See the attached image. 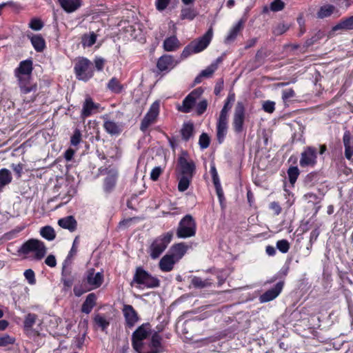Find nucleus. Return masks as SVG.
Here are the masks:
<instances>
[{"label": "nucleus", "instance_id": "f257e3e1", "mask_svg": "<svg viewBox=\"0 0 353 353\" xmlns=\"http://www.w3.org/2000/svg\"><path fill=\"white\" fill-rule=\"evenodd\" d=\"M212 37L213 28L211 26L201 37L191 41L185 47L181 54V59H186L192 54H196L204 50L209 46Z\"/></svg>", "mask_w": 353, "mask_h": 353}, {"label": "nucleus", "instance_id": "f03ea898", "mask_svg": "<svg viewBox=\"0 0 353 353\" xmlns=\"http://www.w3.org/2000/svg\"><path fill=\"white\" fill-rule=\"evenodd\" d=\"M133 283L138 285L139 288H155L159 286L160 281L151 275L142 267L136 268L131 285Z\"/></svg>", "mask_w": 353, "mask_h": 353}, {"label": "nucleus", "instance_id": "7ed1b4c3", "mask_svg": "<svg viewBox=\"0 0 353 353\" xmlns=\"http://www.w3.org/2000/svg\"><path fill=\"white\" fill-rule=\"evenodd\" d=\"M18 252L25 255L33 253L34 258L37 260H40L46 255V248L43 242L31 239L23 243Z\"/></svg>", "mask_w": 353, "mask_h": 353}, {"label": "nucleus", "instance_id": "20e7f679", "mask_svg": "<svg viewBox=\"0 0 353 353\" xmlns=\"http://www.w3.org/2000/svg\"><path fill=\"white\" fill-rule=\"evenodd\" d=\"M196 231L195 220L190 214H187L180 221L176 234L179 239H187L194 236Z\"/></svg>", "mask_w": 353, "mask_h": 353}, {"label": "nucleus", "instance_id": "39448f33", "mask_svg": "<svg viewBox=\"0 0 353 353\" xmlns=\"http://www.w3.org/2000/svg\"><path fill=\"white\" fill-rule=\"evenodd\" d=\"M74 70L79 80L87 81L94 74L93 63L87 58L80 57L74 64Z\"/></svg>", "mask_w": 353, "mask_h": 353}, {"label": "nucleus", "instance_id": "423d86ee", "mask_svg": "<svg viewBox=\"0 0 353 353\" xmlns=\"http://www.w3.org/2000/svg\"><path fill=\"white\" fill-rule=\"evenodd\" d=\"M172 236V232H168L154 240L149 248V253L152 259H157L164 252L170 243Z\"/></svg>", "mask_w": 353, "mask_h": 353}, {"label": "nucleus", "instance_id": "0eeeda50", "mask_svg": "<svg viewBox=\"0 0 353 353\" xmlns=\"http://www.w3.org/2000/svg\"><path fill=\"white\" fill-rule=\"evenodd\" d=\"M151 333V326L149 323H143L132 333V345L137 353H141L143 346V341Z\"/></svg>", "mask_w": 353, "mask_h": 353}, {"label": "nucleus", "instance_id": "6e6552de", "mask_svg": "<svg viewBox=\"0 0 353 353\" xmlns=\"http://www.w3.org/2000/svg\"><path fill=\"white\" fill-rule=\"evenodd\" d=\"M32 70L33 62L32 59H26L19 63V66L14 70V73L19 82L20 88H29L27 83Z\"/></svg>", "mask_w": 353, "mask_h": 353}, {"label": "nucleus", "instance_id": "1a4fd4ad", "mask_svg": "<svg viewBox=\"0 0 353 353\" xmlns=\"http://www.w3.org/2000/svg\"><path fill=\"white\" fill-rule=\"evenodd\" d=\"M245 118V106L243 102L238 101L235 106L232 123V128L236 134H241L243 132Z\"/></svg>", "mask_w": 353, "mask_h": 353}, {"label": "nucleus", "instance_id": "9d476101", "mask_svg": "<svg viewBox=\"0 0 353 353\" xmlns=\"http://www.w3.org/2000/svg\"><path fill=\"white\" fill-rule=\"evenodd\" d=\"M317 163V149L307 146L301 154L299 164L301 168H314Z\"/></svg>", "mask_w": 353, "mask_h": 353}, {"label": "nucleus", "instance_id": "9b49d317", "mask_svg": "<svg viewBox=\"0 0 353 353\" xmlns=\"http://www.w3.org/2000/svg\"><path fill=\"white\" fill-rule=\"evenodd\" d=\"M178 169L180 175L193 177L196 170L194 162L183 153L178 159Z\"/></svg>", "mask_w": 353, "mask_h": 353}, {"label": "nucleus", "instance_id": "f8f14e48", "mask_svg": "<svg viewBox=\"0 0 353 353\" xmlns=\"http://www.w3.org/2000/svg\"><path fill=\"white\" fill-rule=\"evenodd\" d=\"M159 102L156 101L150 106L148 112L144 116L140 125V130L142 132H145L148 128L153 124L159 114Z\"/></svg>", "mask_w": 353, "mask_h": 353}, {"label": "nucleus", "instance_id": "ddd939ff", "mask_svg": "<svg viewBox=\"0 0 353 353\" xmlns=\"http://www.w3.org/2000/svg\"><path fill=\"white\" fill-rule=\"evenodd\" d=\"M103 281V275L101 272H95L94 269H89L85 275L83 282L88 286V290H95L99 288Z\"/></svg>", "mask_w": 353, "mask_h": 353}, {"label": "nucleus", "instance_id": "4468645a", "mask_svg": "<svg viewBox=\"0 0 353 353\" xmlns=\"http://www.w3.org/2000/svg\"><path fill=\"white\" fill-rule=\"evenodd\" d=\"M179 62V61L174 59L173 56L164 54L158 59L157 67L161 72H168L174 68Z\"/></svg>", "mask_w": 353, "mask_h": 353}, {"label": "nucleus", "instance_id": "2eb2a0df", "mask_svg": "<svg viewBox=\"0 0 353 353\" xmlns=\"http://www.w3.org/2000/svg\"><path fill=\"white\" fill-rule=\"evenodd\" d=\"M201 90H194L190 92L183 100V105L179 109L183 112H190L195 102L201 94Z\"/></svg>", "mask_w": 353, "mask_h": 353}, {"label": "nucleus", "instance_id": "dca6fc26", "mask_svg": "<svg viewBox=\"0 0 353 353\" xmlns=\"http://www.w3.org/2000/svg\"><path fill=\"white\" fill-rule=\"evenodd\" d=\"M283 282L277 283L274 288L270 289L261 294L259 300L261 303H266L276 298L282 291Z\"/></svg>", "mask_w": 353, "mask_h": 353}, {"label": "nucleus", "instance_id": "f3484780", "mask_svg": "<svg viewBox=\"0 0 353 353\" xmlns=\"http://www.w3.org/2000/svg\"><path fill=\"white\" fill-rule=\"evenodd\" d=\"M123 313L125 317L126 325L129 327H132L139 320L137 312L132 305H124Z\"/></svg>", "mask_w": 353, "mask_h": 353}, {"label": "nucleus", "instance_id": "a211bd4d", "mask_svg": "<svg viewBox=\"0 0 353 353\" xmlns=\"http://www.w3.org/2000/svg\"><path fill=\"white\" fill-rule=\"evenodd\" d=\"M99 108V104L95 103L90 97H86L83 105L81 112V118L84 119L91 116L94 110Z\"/></svg>", "mask_w": 353, "mask_h": 353}, {"label": "nucleus", "instance_id": "6ab92c4d", "mask_svg": "<svg viewBox=\"0 0 353 353\" xmlns=\"http://www.w3.org/2000/svg\"><path fill=\"white\" fill-rule=\"evenodd\" d=\"M60 6L67 13L77 10L82 5L81 0H57Z\"/></svg>", "mask_w": 353, "mask_h": 353}, {"label": "nucleus", "instance_id": "aec40b11", "mask_svg": "<svg viewBox=\"0 0 353 353\" xmlns=\"http://www.w3.org/2000/svg\"><path fill=\"white\" fill-rule=\"evenodd\" d=\"M244 23L245 21L241 19L230 29L225 39V43H230L236 39L237 35L243 29Z\"/></svg>", "mask_w": 353, "mask_h": 353}, {"label": "nucleus", "instance_id": "412c9836", "mask_svg": "<svg viewBox=\"0 0 353 353\" xmlns=\"http://www.w3.org/2000/svg\"><path fill=\"white\" fill-rule=\"evenodd\" d=\"M27 37L37 52H41L43 51L46 48V42L41 35L30 33L27 34Z\"/></svg>", "mask_w": 353, "mask_h": 353}, {"label": "nucleus", "instance_id": "4be33fe9", "mask_svg": "<svg viewBox=\"0 0 353 353\" xmlns=\"http://www.w3.org/2000/svg\"><path fill=\"white\" fill-rule=\"evenodd\" d=\"M103 128L105 130L111 135L119 134L122 130L121 125L114 121L110 120L107 117H103Z\"/></svg>", "mask_w": 353, "mask_h": 353}, {"label": "nucleus", "instance_id": "5701e85b", "mask_svg": "<svg viewBox=\"0 0 353 353\" xmlns=\"http://www.w3.org/2000/svg\"><path fill=\"white\" fill-rule=\"evenodd\" d=\"M181 135L183 141H188L194 137V125L191 121L185 122L181 129Z\"/></svg>", "mask_w": 353, "mask_h": 353}, {"label": "nucleus", "instance_id": "b1692460", "mask_svg": "<svg viewBox=\"0 0 353 353\" xmlns=\"http://www.w3.org/2000/svg\"><path fill=\"white\" fill-rule=\"evenodd\" d=\"M58 224L62 228L67 229L70 232L75 231L77 227V222L72 216H68L60 219L58 221Z\"/></svg>", "mask_w": 353, "mask_h": 353}, {"label": "nucleus", "instance_id": "393cba45", "mask_svg": "<svg viewBox=\"0 0 353 353\" xmlns=\"http://www.w3.org/2000/svg\"><path fill=\"white\" fill-rule=\"evenodd\" d=\"M187 250L188 246L184 243H176L172 247L170 255L178 262L184 256Z\"/></svg>", "mask_w": 353, "mask_h": 353}, {"label": "nucleus", "instance_id": "a878e982", "mask_svg": "<svg viewBox=\"0 0 353 353\" xmlns=\"http://www.w3.org/2000/svg\"><path fill=\"white\" fill-rule=\"evenodd\" d=\"M176 262L170 254H165L159 261V268L163 272H170Z\"/></svg>", "mask_w": 353, "mask_h": 353}, {"label": "nucleus", "instance_id": "bb28decb", "mask_svg": "<svg viewBox=\"0 0 353 353\" xmlns=\"http://www.w3.org/2000/svg\"><path fill=\"white\" fill-rule=\"evenodd\" d=\"M97 296L94 293L89 294L82 304L81 306V312L85 314H89L91 312L92 308L96 305Z\"/></svg>", "mask_w": 353, "mask_h": 353}, {"label": "nucleus", "instance_id": "cd10ccee", "mask_svg": "<svg viewBox=\"0 0 353 353\" xmlns=\"http://www.w3.org/2000/svg\"><path fill=\"white\" fill-rule=\"evenodd\" d=\"M180 46V41L176 36L169 37L163 41V49L167 52L175 51L179 49Z\"/></svg>", "mask_w": 353, "mask_h": 353}, {"label": "nucleus", "instance_id": "c85d7f7f", "mask_svg": "<svg viewBox=\"0 0 353 353\" xmlns=\"http://www.w3.org/2000/svg\"><path fill=\"white\" fill-rule=\"evenodd\" d=\"M343 139L345 146V156L350 160L353 155V139H351L349 132L344 133Z\"/></svg>", "mask_w": 353, "mask_h": 353}, {"label": "nucleus", "instance_id": "c756f323", "mask_svg": "<svg viewBox=\"0 0 353 353\" xmlns=\"http://www.w3.org/2000/svg\"><path fill=\"white\" fill-rule=\"evenodd\" d=\"M228 130V121L219 119L216 125V137L219 143H221L226 135Z\"/></svg>", "mask_w": 353, "mask_h": 353}, {"label": "nucleus", "instance_id": "7c9ffc66", "mask_svg": "<svg viewBox=\"0 0 353 353\" xmlns=\"http://www.w3.org/2000/svg\"><path fill=\"white\" fill-rule=\"evenodd\" d=\"M353 30V15L342 19L339 23L332 28V31Z\"/></svg>", "mask_w": 353, "mask_h": 353}, {"label": "nucleus", "instance_id": "2f4dec72", "mask_svg": "<svg viewBox=\"0 0 353 353\" xmlns=\"http://www.w3.org/2000/svg\"><path fill=\"white\" fill-rule=\"evenodd\" d=\"M198 14L199 12L194 8L192 6L185 7L181 8L180 18L183 20L192 21Z\"/></svg>", "mask_w": 353, "mask_h": 353}, {"label": "nucleus", "instance_id": "473e14b6", "mask_svg": "<svg viewBox=\"0 0 353 353\" xmlns=\"http://www.w3.org/2000/svg\"><path fill=\"white\" fill-rule=\"evenodd\" d=\"M37 315L32 313L28 314L24 320V330L27 334H30L32 331V327L36 323Z\"/></svg>", "mask_w": 353, "mask_h": 353}, {"label": "nucleus", "instance_id": "72a5a7b5", "mask_svg": "<svg viewBox=\"0 0 353 353\" xmlns=\"http://www.w3.org/2000/svg\"><path fill=\"white\" fill-rule=\"evenodd\" d=\"M12 175L9 170L3 168L0 170V192L12 181Z\"/></svg>", "mask_w": 353, "mask_h": 353}, {"label": "nucleus", "instance_id": "f704fd0d", "mask_svg": "<svg viewBox=\"0 0 353 353\" xmlns=\"http://www.w3.org/2000/svg\"><path fill=\"white\" fill-rule=\"evenodd\" d=\"M117 176L118 173L117 172H113L109 174L105 179L104 189L106 192H110L113 189L117 182Z\"/></svg>", "mask_w": 353, "mask_h": 353}, {"label": "nucleus", "instance_id": "c9c22d12", "mask_svg": "<svg viewBox=\"0 0 353 353\" xmlns=\"http://www.w3.org/2000/svg\"><path fill=\"white\" fill-rule=\"evenodd\" d=\"M335 10L332 5L327 4L321 6L316 13L317 18L324 19L331 16Z\"/></svg>", "mask_w": 353, "mask_h": 353}, {"label": "nucleus", "instance_id": "e433bc0d", "mask_svg": "<svg viewBox=\"0 0 353 353\" xmlns=\"http://www.w3.org/2000/svg\"><path fill=\"white\" fill-rule=\"evenodd\" d=\"M40 234L48 241H52L56 237L55 231L51 226L47 225L41 228Z\"/></svg>", "mask_w": 353, "mask_h": 353}, {"label": "nucleus", "instance_id": "4c0bfd02", "mask_svg": "<svg viewBox=\"0 0 353 353\" xmlns=\"http://www.w3.org/2000/svg\"><path fill=\"white\" fill-rule=\"evenodd\" d=\"M61 281L63 282L64 287L67 289L71 288L74 282L73 278L70 276V272L67 270L65 266L62 271Z\"/></svg>", "mask_w": 353, "mask_h": 353}, {"label": "nucleus", "instance_id": "58836bf2", "mask_svg": "<svg viewBox=\"0 0 353 353\" xmlns=\"http://www.w3.org/2000/svg\"><path fill=\"white\" fill-rule=\"evenodd\" d=\"M94 322L98 327H101L102 330H105L110 325L109 321L105 316L99 314L94 316Z\"/></svg>", "mask_w": 353, "mask_h": 353}, {"label": "nucleus", "instance_id": "ea45409f", "mask_svg": "<svg viewBox=\"0 0 353 353\" xmlns=\"http://www.w3.org/2000/svg\"><path fill=\"white\" fill-rule=\"evenodd\" d=\"M191 284L195 288H204L211 285L208 279L202 280L200 277L193 276L191 280Z\"/></svg>", "mask_w": 353, "mask_h": 353}, {"label": "nucleus", "instance_id": "a19ab883", "mask_svg": "<svg viewBox=\"0 0 353 353\" xmlns=\"http://www.w3.org/2000/svg\"><path fill=\"white\" fill-rule=\"evenodd\" d=\"M192 177L188 176L180 175L179 181L178 184V189L180 192L185 191L191 182Z\"/></svg>", "mask_w": 353, "mask_h": 353}, {"label": "nucleus", "instance_id": "79ce46f5", "mask_svg": "<svg viewBox=\"0 0 353 353\" xmlns=\"http://www.w3.org/2000/svg\"><path fill=\"white\" fill-rule=\"evenodd\" d=\"M97 40V34L92 32L90 34H84L82 37V44L84 46L91 47Z\"/></svg>", "mask_w": 353, "mask_h": 353}, {"label": "nucleus", "instance_id": "37998d69", "mask_svg": "<svg viewBox=\"0 0 353 353\" xmlns=\"http://www.w3.org/2000/svg\"><path fill=\"white\" fill-rule=\"evenodd\" d=\"M288 175L290 183L293 185L299 175V168L296 166L290 167L288 170Z\"/></svg>", "mask_w": 353, "mask_h": 353}, {"label": "nucleus", "instance_id": "c03bdc74", "mask_svg": "<svg viewBox=\"0 0 353 353\" xmlns=\"http://www.w3.org/2000/svg\"><path fill=\"white\" fill-rule=\"evenodd\" d=\"M289 29V26L283 23H279L272 28V33L276 35H281Z\"/></svg>", "mask_w": 353, "mask_h": 353}, {"label": "nucleus", "instance_id": "a18cd8bd", "mask_svg": "<svg viewBox=\"0 0 353 353\" xmlns=\"http://www.w3.org/2000/svg\"><path fill=\"white\" fill-rule=\"evenodd\" d=\"M296 94L294 92L293 90H288V91H285L283 93V100L285 104H288V103L291 101H297L296 99Z\"/></svg>", "mask_w": 353, "mask_h": 353}, {"label": "nucleus", "instance_id": "49530a36", "mask_svg": "<svg viewBox=\"0 0 353 353\" xmlns=\"http://www.w3.org/2000/svg\"><path fill=\"white\" fill-rule=\"evenodd\" d=\"M210 139L206 133H202L199 137V145L201 149H206L210 145Z\"/></svg>", "mask_w": 353, "mask_h": 353}, {"label": "nucleus", "instance_id": "de8ad7c7", "mask_svg": "<svg viewBox=\"0 0 353 353\" xmlns=\"http://www.w3.org/2000/svg\"><path fill=\"white\" fill-rule=\"evenodd\" d=\"M15 342V338L8 335L3 334L0 336V346L5 347L8 345L14 344Z\"/></svg>", "mask_w": 353, "mask_h": 353}, {"label": "nucleus", "instance_id": "09e8293b", "mask_svg": "<svg viewBox=\"0 0 353 353\" xmlns=\"http://www.w3.org/2000/svg\"><path fill=\"white\" fill-rule=\"evenodd\" d=\"M210 174L212 175L213 183L214 184L216 190L219 191V190L220 189V181L214 165H212L210 167Z\"/></svg>", "mask_w": 353, "mask_h": 353}, {"label": "nucleus", "instance_id": "8fccbe9b", "mask_svg": "<svg viewBox=\"0 0 353 353\" xmlns=\"http://www.w3.org/2000/svg\"><path fill=\"white\" fill-rule=\"evenodd\" d=\"M43 27V23L37 18L32 19L29 23V28L35 31L41 30Z\"/></svg>", "mask_w": 353, "mask_h": 353}, {"label": "nucleus", "instance_id": "3c124183", "mask_svg": "<svg viewBox=\"0 0 353 353\" xmlns=\"http://www.w3.org/2000/svg\"><path fill=\"white\" fill-rule=\"evenodd\" d=\"M216 70V64L211 63L208 67H207L205 70H202L200 74L203 78H209L210 77L214 71Z\"/></svg>", "mask_w": 353, "mask_h": 353}, {"label": "nucleus", "instance_id": "603ef678", "mask_svg": "<svg viewBox=\"0 0 353 353\" xmlns=\"http://www.w3.org/2000/svg\"><path fill=\"white\" fill-rule=\"evenodd\" d=\"M277 249L282 253H287L290 249V243L285 239L279 240L276 242Z\"/></svg>", "mask_w": 353, "mask_h": 353}, {"label": "nucleus", "instance_id": "864d4df0", "mask_svg": "<svg viewBox=\"0 0 353 353\" xmlns=\"http://www.w3.org/2000/svg\"><path fill=\"white\" fill-rule=\"evenodd\" d=\"M23 275L30 285H33L36 283L35 274L32 269L25 270Z\"/></svg>", "mask_w": 353, "mask_h": 353}, {"label": "nucleus", "instance_id": "5fc2aeb1", "mask_svg": "<svg viewBox=\"0 0 353 353\" xmlns=\"http://www.w3.org/2000/svg\"><path fill=\"white\" fill-rule=\"evenodd\" d=\"M285 8V3L281 0H274L270 6V8L273 12H279Z\"/></svg>", "mask_w": 353, "mask_h": 353}, {"label": "nucleus", "instance_id": "6e6d98bb", "mask_svg": "<svg viewBox=\"0 0 353 353\" xmlns=\"http://www.w3.org/2000/svg\"><path fill=\"white\" fill-rule=\"evenodd\" d=\"M81 141V133L79 129H75L72 136L70 138V143L71 145L76 146Z\"/></svg>", "mask_w": 353, "mask_h": 353}, {"label": "nucleus", "instance_id": "4d7b16f0", "mask_svg": "<svg viewBox=\"0 0 353 353\" xmlns=\"http://www.w3.org/2000/svg\"><path fill=\"white\" fill-rule=\"evenodd\" d=\"M79 244V236H76L75 239H74L72 246L70 249V251L69 252V254L67 256L68 259L72 258L77 254Z\"/></svg>", "mask_w": 353, "mask_h": 353}, {"label": "nucleus", "instance_id": "13d9d810", "mask_svg": "<svg viewBox=\"0 0 353 353\" xmlns=\"http://www.w3.org/2000/svg\"><path fill=\"white\" fill-rule=\"evenodd\" d=\"M171 0H155V6L158 11L162 12L166 9Z\"/></svg>", "mask_w": 353, "mask_h": 353}, {"label": "nucleus", "instance_id": "bf43d9fd", "mask_svg": "<svg viewBox=\"0 0 353 353\" xmlns=\"http://www.w3.org/2000/svg\"><path fill=\"white\" fill-rule=\"evenodd\" d=\"M263 110L268 113H272L275 110V103L271 101H264Z\"/></svg>", "mask_w": 353, "mask_h": 353}, {"label": "nucleus", "instance_id": "052dcab7", "mask_svg": "<svg viewBox=\"0 0 353 353\" xmlns=\"http://www.w3.org/2000/svg\"><path fill=\"white\" fill-rule=\"evenodd\" d=\"M235 101V94L234 93H230L227 97V99L225 101V104L223 105V108L230 110L233 103Z\"/></svg>", "mask_w": 353, "mask_h": 353}, {"label": "nucleus", "instance_id": "680f3d73", "mask_svg": "<svg viewBox=\"0 0 353 353\" xmlns=\"http://www.w3.org/2000/svg\"><path fill=\"white\" fill-rule=\"evenodd\" d=\"M94 67L97 70L101 71L104 68L105 59L102 57H96L94 60Z\"/></svg>", "mask_w": 353, "mask_h": 353}, {"label": "nucleus", "instance_id": "e2e57ef3", "mask_svg": "<svg viewBox=\"0 0 353 353\" xmlns=\"http://www.w3.org/2000/svg\"><path fill=\"white\" fill-rule=\"evenodd\" d=\"M162 172V169L160 167L154 168L150 173V179L155 181H157Z\"/></svg>", "mask_w": 353, "mask_h": 353}, {"label": "nucleus", "instance_id": "0e129e2a", "mask_svg": "<svg viewBox=\"0 0 353 353\" xmlns=\"http://www.w3.org/2000/svg\"><path fill=\"white\" fill-rule=\"evenodd\" d=\"M208 103L206 100L201 101L196 105V112L198 114H202L207 108Z\"/></svg>", "mask_w": 353, "mask_h": 353}, {"label": "nucleus", "instance_id": "69168bd1", "mask_svg": "<svg viewBox=\"0 0 353 353\" xmlns=\"http://www.w3.org/2000/svg\"><path fill=\"white\" fill-rule=\"evenodd\" d=\"M108 88H122V85L116 77H113L109 81Z\"/></svg>", "mask_w": 353, "mask_h": 353}, {"label": "nucleus", "instance_id": "338daca9", "mask_svg": "<svg viewBox=\"0 0 353 353\" xmlns=\"http://www.w3.org/2000/svg\"><path fill=\"white\" fill-rule=\"evenodd\" d=\"M90 290H88V286L85 285V288L83 289L81 286L75 285L74 287L73 291L77 296H80L87 291H90Z\"/></svg>", "mask_w": 353, "mask_h": 353}, {"label": "nucleus", "instance_id": "774afa93", "mask_svg": "<svg viewBox=\"0 0 353 353\" xmlns=\"http://www.w3.org/2000/svg\"><path fill=\"white\" fill-rule=\"evenodd\" d=\"M45 263L47 265H48L51 268H53V267L56 266V265H57L56 259H55L54 256H53V255L48 256L45 260Z\"/></svg>", "mask_w": 353, "mask_h": 353}]
</instances>
